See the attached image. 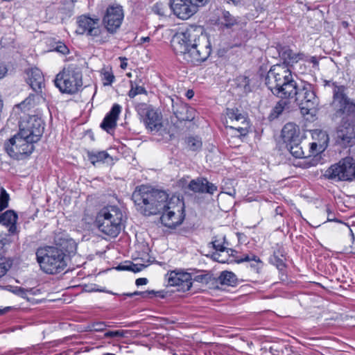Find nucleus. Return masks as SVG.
<instances>
[{"instance_id": "c9c22d12", "label": "nucleus", "mask_w": 355, "mask_h": 355, "mask_svg": "<svg viewBox=\"0 0 355 355\" xmlns=\"http://www.w3.org/2000/svg\"><path fill=\"white\" fill-rule=\"evenodd\" d=\"M187 147L189 150L196 151L201 148L202 141L198 137H191L187 139Z\"/></svg>"}, {"instance_id": "5701e85b", "label": "nucleus", "mask_w": 355, "mask_h": 355, "mask_svg": "<svg viewBox=\"0 0 355 355\" xmlns=\"http://www.w3.org/2000/svg\"><path fill=\"white\" fill-rule=\"evenodd\" d=\"M17 220L18 215L17 212L12 209H9L1 213V225L8 228L9 236L18 234L19 231L17 227Z\"/></svg>"}, {"instance_id": "6e6d98bb", "label": "nucleus", "mask_w": 355, "mask_h": 355, "mask_svg": "<svg viewBox=\"0 0 355 355\" xmlns=\"http://www.w3.org/2000/svg\"><path fill=\"white\" fill-rule=\"evenodd\" d=\"M193 94H194L192 90L189 89L187 92L186 96L188 98H191L193 96Z\"/></svg>"}, {"instance_id": "de8ad7c7", "label": "nucleus", "mask_w": 355, "mask_h": 355, "mask_svg": "<svg viewBox=\"0 0 355 355\" xmlns=\"http://www.w3.org/2000/svg\"><path fill=\"white\" fill-rule=\"evenodd\" d=\"M106 327V324L104 322H95L92 324V330L95 331H102Z\"/></svg>"}, {"instance_id": "37998d69", "label": "nucleus", "mask_w": 355, "mask_h": 355, "mask_svg": "<svg viewBox=\"0 0 355 355\" xmlns=\"http://www.w3.org/2000/svg\"><path fill=\"white\" fill-rule=\"evenodd\" d=\"M239 85L241 87H243V90L245 92H250L251 89L250 87V79L248 77L243 76L240 78Z\"/></svg>"}, {"instance_id": "09e8293b", "label": "nucleus", "mask_w": 355, "mask_h": 355, "mask_svg": "<svg viewBox=\"0 0 355 355\" xmlns=\"http://www.w3.org/2000/svg\"><path fill=\"white\" fill-rule=\"evenodd\" d=\"M317 148H318V144L316 142H313L311 144V146H310V151H311L313 153H318V152L320 151V149L322 148V147H320L319 150H318Z\"/></svg>"}, {"instance_id": "7c9ffc66", "label": "nucleus", "mask_w": 355, "mask_h": 355, "mask_svg": "<svg viewBox=\"0 0 355 355\" xmlns=\"http://www.w3.org/2000/svg\"><path fill=\"white\" fill-rule=\"evenodd\" d=\"M88 159L92 164H95L96 162H105L107 159L112 160V157L105 151H99L96 153H89Z\"/></svg>"}, {"instance_id": "f257e3e1", "label": "nucleus", "mask_w": 355, "mask_h": 355, "mask_svg": "<svg viewBox=\"0 0 355 355\" xmlns=\"http://www.w3.org/2000/svg\"><path fill=\"white\" fill-rule=\"evenodd\" d=\"M171 46L178 55L193 65L207 60L211 53V43L201 26L191 25L177 33L172 38Z\"/></svg>"}, {"instance_id": "bf43d9fd", "label": "nucleus", "mask_w": 355, "mask_h": 355, "mask_svg": "<svg viewBox=\"0 0 355 355\" xmlns=\"http://www.w3.org/2000/svg\"><path fill=\"white\" fill-rule=\"evenodd\" d=\"M214 259H215L216 260H218V261H220V262H223V261H220V260L218 259H219V257H220V255H219V254H214Z\"/></svg>"}, {"instance_id": "dca6fc26", "label": "nucleus", "mask_w": 355, "mask_h": 355, "mask_svg": "<svg viewBox=\"0 0 355 355\" xmlns=\"http://www.w3.org/2000/svg\"><path fill=\"white\" fill-rule=\"evenodd\" d=\"M167 276L168 284L171 286L177 287L178 291H188L192 286V277L188 272L171 271Z\"/></svg>"}, {"instance_id": "58836bf2", "label": "nucleus", "mask_w": 355, "mask_h": 355, "mask_svg": "<svg viewBox=\"0 0 355 355\" xmlns=\"http://www.w3.org/2000/svg\"><path fill=\"white\" fill-rule=\"evenodd\" d=\"M12 266V260L1 257V276L6 273Z\"/></svg>"}, {"instance_id": "680f3d73", "label": "nucleus", "mask_w": 355, "mask_h": 355, "mask_svg": "<svg viewBox=\"0 0 355 355\" xmlns=\"http://www.w3.org/2000/svg\"><path fill=\"white\" fill-rule=\"evenodd\" d=\"M70 244L73 245V247L76 249V244H75V243L73 241H71Z\"/></svg>"}, {"instance_id": "f8f14e48", "label": "nucleus", "mask_w": 355, "mask_h": 355, "mask_svg": "<svg viewBox=\"0 0 355 355\" xmlns=\"http://www.w3.org/2000/svg\"><path fill=\"white\" fill-rule=\"evenodd\" d=\"M295 101L303 114H313L319 105V98L311 84L300 86Z\"/></svg>"}, {"instance_id": "2f4dec72", "label": "nucleus", "mask_w": 355, "mask_h": 355, "mask_svg": "<svg viewBox=\"0 0 355 355\" xmlns=\"http://www.w3.org/2000/svg\"><path fill=\"white\" fill-rule=\"evenodd\" d=\"M1 289L6 290L15 293L17 295H19L23 298H26L28 300L29 299L27 297L28 293H32L33 289H25L24 288L17 287V286H12L10 285L8 286H1Z\"/></svg>"}, {"instance_id": "9b49d317", "label": "nucleus", "mask_w": 355, "mask_h": 355, "mask_svg": "<svg viewBox=\"0 0 355 355\" xmlns=\"http://www.w3.org/2000/svg\"><path fill=\"white\" fill-rule=\"evenodd\" d=\"M135 109L148 130L157 132L162 129L163 127L162 113L153 105L141 103L136 105Z\"/></svg>"}, {"instance_id": "4c0bfd02", "label": "nucleus", "mask_w": 355, "mask_h": 355, "mask_svg": "<svg viewBox=\"0 0 355 355\" xmlns=\"http://www.w3.org/2000/svg\"><path fill=\"white\" fill-rule=\"evenodd\" d=\"M153 12L162 17L166 16V11L168 10V8L166 5L163 4L162 3H156L153 7Z\"/></svg>"}, {"instance_id": "f03ea898", "label": "nucleus", "mask_w": 355, "mask_h": 355, "mask_svg": "<svg viewBox=\"0 0 355 355\" xmlns=\"http://www.w3.org/2000/svg\"><path fill=\"white\" fill-rule=\"evenodd\" d=\"M333 85L331 119L337 123L336 137L338 142L347 144L355 138V102L347 96L345 86Z\"/></svg>"}, {"instance_id": "a18cd8bd", "label": "nucleus", "mask_w": 355, "mask_h": 355, "mask_svg": "<svg viewBox=\"0 0 355 355\" xmlns=\"http://www.w3.org/2000/svg\"><path fill=\"white\" fill-rule=\"evenodd\" d=\"M54 49L55 51L60 53L62 55H66L69 53L67 46L62 42L58 43Z\"/></svg>"}, {"instance_id": "393cba45", "label": "nucleus", "mask_w": 355, "mask_h": 355, "mask_svg": "<svg viewBox=\"0 0 355 355\" xmlns=\"http://www.w3.org/2000/svg\"><path fill=\"white\" fill-rule=\"evenodd\" d=\"M214 250L220 252L231 251L232 252H235L231 248H228L229 243L226 240L225 235L223 234H217L212 238V241L210 243Z\"/></svg>"}, {"instance_id": "c756f323", "label": "nucleus", "mask_w": 355, "mask_h": 355, "mask_svg": "<svg viewBox=\"0 0 355 355\" xmlns=\"http://www.w3.org/2000/svg\"><path fill=\"white\" fill-rule=\"evenodd\" d=\"M288 105V103L286 101L283 100L282 98V100L279 101L276 105L271 110L268 116V119L270 120H274L279 117V116L282 114V113L283 112L285 107H287Z\"/></svg>"}, {"instance_id": "864d4df0", "label": "nucleus", "mask_w": 355, "mask_h": 355, "mask_svg": "<svg viewBox=\"0 0 355 355\" xmlns=\"http://www.w3.org/2000/svg\"><path fill=\"white\" fill-rule=\"evenodd\" d=\"M308 61L313 64V67L318 66V61L315 56L311 57Z\"/></svg>"}, {"instance_id": "412c9836", "label": "nucleus", "mask_w": 355, "mask_h": 355, "mask_svg": "<svg viewBox=\"0 0 355 355\" xmlns=\"http://www.w3.org/2000/svg\"><path fill=\"white\" fill-rule=\"evenodd\" d=\"M26 82L35 93H42V88L44 86V78L39 69H31L27 72Z\"/></svg>"}, {"instance_id": "4468645a", "label": "nucleus", "mask_w": 355, "mask_h": 355, "mask_svg": "<svg viewBox=\"0 0 355 355\" xmlns=\"http://www.w3.org/2000/svg\"><path fill=\"white\" fill-rule=\"evenodd\" d=\"M226 128L236 130L240 136H245L248 132L249 122L245 116L239 112L238 109L226 110Z\"/></svg>"}, {"instance_id": "b1692460", "label": "nucleus", "mask_w": 355, "mask_h": 355, "mask_svg": "<svg viewBox=\"0 0 355 355\" xmlns=\"http://www.w3.org/2000/svg\"><path fill=\"white\" fill-rule=\"evenodd\" d=\"M282 136L284 141L287 144L291 141H300V129L298 126L293 123H286L282 130Z\"/></svg>"}, {"instance_id": "e2e57ef3", "label": "nucleus", "mask_w": 355, "mask_h": 355, "mask_svg": "<svg viewBox=\"0 0 355 355\" xmlns=\"http://www.w3.org/2000/svg\"><path fill=\"white\" fill-rule=\"evenodd\" d=\"M105 355H115L114 354H106Z\"/></svg>"}, {"instance_id": "0eeeda50", "label": "nucleus", "mask_w": 355, "mask_h": 355, "mask_svg": "<svg viewBox=\"0 0 355 355\" xmlns=\"http://www.w3.org/2000/svg\"><path fill=\"white\" fill-rule=\"evenodd\" d=\"M124 215L117 206H106L97 214L95 224L99 231L111 237H116L123 228Z\"/></svg>"}, {"instance_id": "c03bdc74", "label": "nucleus", "mask_w": 355, "mask_h": 355, "mask_svg": "<svg viewBox=\"0 0 355 355\" xmlns=\"http://www.w3.org/2000/svg\"><path fill=\"white\" fill-rule=\"evenodd\" d=\"M125 332L123 331H109L105 334L106 338L124 337Z\"/></svg>"}, {"instance_id": "3c124183", "label": "nucleus", "mask_w": 355, "mask_h": 355, "mask_svg": "<svg viewBox=\"0 0 355 355\" xmlns=\"http://www.w3.org/2000/svg\"><path fill=\"white\" fill-rule=\"evenodd\" d=\"M117 270H130V262L126 265H119L116 267Z\"/></svg>"}, {"instance_id": "ea45409f", "label": "nucleus", "mask_w": 355, "mask_h": 355, "mask_svg": "<svg viewBox=\"0 0 355 355\" xmlns=\"http://www.w3.org/2000/svg\"><path fill=\"white\" fill-rule=\"evenodd\" d=\"M212 279L211 275L209 273H205L198 275L194 277V280L202 284H207Z\"/></svg>"}, {"instance_id": "473e14b6", "label": "nucleus", "mask_w": 355, "mask_h": 355, "mask_svg": "<svg viewBox=\"0 0 355 355\" xmlns=\"http://www.w3.org/2000/svg\"><path fill=\"white\" fill-rule=\"evenodd\" d=\"M126 296L128 297H132L135 295H141L143 298H147V297H153L154 296H157L161 298L165 297V295L164 293V291H155L153 290L152 291H146L143 292H138L135 291L134 293H129L125 294Z\"/></svg>"}, {"instance_id": "6e6552de", "label": "nucleus", "mask_w": 355, "mask_h": 355, "mask_svg": "<svg viewBox=\"0 0 355 355\" xmlns=\"http://www.w3.org/2000/svg\"><path fill=\"white\" fill-rule=\"evenodd\" d=\"M82 77V72L78 68L69 65L57 74L55 85L62 93L74 94L83 86Z\"/></svg>"}, {"instance_id": "20e7f679", "label": "nucleus", "mask_w": 355, "mask_h": 355, "mask_svg": "<svg viewBox=\"0 0 355 355\" xmlns=\"http://www.w3.org/2000/svg\"><path fill=\"white\" fill-rule=\"evenodd\" d=\"M265 84L274 95L282 99L295 98L300 88L291 70L284 65H273L266 75Z\"/></svg>"}, {"instance_id": "423d86ee", "label": "nucleus", "mask_w": 355, "mask_h": 355, "mask_svg": "<svg viewBox=\"0 0 355 355\" xmlns=\"http://www.w3.org/2000/svg\"><path fill=\"white\" fill-rule=\"evenodd\" d=\"M36 259L43 272L55 275L66 268L68 257L61 246L47 245L37 250Z\"/></svg>"}, {"instance_id": "c85d7f7f", "label": "nucleus", "mask_w": 355, "mask_h": 355, "mask_svg": "<svg viewBox=\"0 0 355 355\" xmlns=\"http://www.w3.org/2000/svg\"><path fill=\"white\" fill-rule=\"evenodd\" d=\"M286 146L291 154L295 158L300 159L306 157V156L304 155L302 146H301V141L287 143Z\"/></svg>"}, {"instance_id": "ddd939ff", "label": "nucleus", "mask_w": 355, "mask_h": 355, "mask_svg": "<svg viewBox=\"0 0 355 355\" xmlns=\"http://www.w3.org/2000/svg\"><path fill=\"white\" fill-rule=\"evenodd\" d=\"M124 17L121 6H109L103 17L102 22L105 28L110 34H114L120 28Z\"/></svg>"}, {"instance_id": "72a5a7b5", "label": "nucleus", "mask_w": 355, "mask_h": 355, "mask_svg": "<svg viewBox=\"0 0 355 355\" xmlns=\"http://www.w3.org/2000/svg\"><path fill=\"white\" fill-rule=\"evenodd\" d=\"M146 93L147 92L143 86L140 85L136 81H130V90L128 92V96L130 98H133L138 94H146Z\"/></svg>"}, {"instance_id": "cd10ccee", "label": "nucleus", "mask_w": 355, "mask_h": 355, "mask_svg": "<svg viewBox=\"0 0 355 355\" xmlns=\"http://www.w3.org/2000/svg\"><path fill=\"white\" fill-rule=\"evenodd\" d=\"M237 278L234 273L230 271H223L217 279L221 285L233 286L236 284Z\"/></svg>"}, {"instance_id": "a878e982", "label": "nucleus", "mask_w": 355, "mask_h": 355, "mask_svg": "<svg viewBox=\"0 0 355 355\" xmlns=\"http://www.w3.org/2000/svg\"><path fill=\"white\" fill-rule=\"evenodd\" d=\"M284 260V251L281 247L275 250L273 254L269 259L270 263L275 266L279 270H282L286 268Z\"/></svg>"}, {"instance_id": "a19ab883", "label": "nucleus", "mask_w": 355, "mask_h": 355, "mask_svg": "<svg viewBox=\"0 0 355 355\" xmlns=\"http://www.w3.org/2000/svg\"><path fill=\"white\" fill-rule=\"evenodd\" d=\"M10 196L6 191L1 187V211L8 207Z\"/></svg>"}, {"instance_id": "f704fd0d", "label": "nucleus", "mask_w": 355, "mask_h": 355, "mask_svg": "<svg viewBox=\"0 0 355 355\" xmlns=\"http://www.w3.org/2000/svg\"><path fill=\"white\" fill-rule=\"evenodd\" d=\"M222 18L224 20V26L227 28H231L238 23V19L232 15L229 11L225 10L223 12Z\"/></svg>"}, {"instance_id": "603ef678", "label": "nucleus", "mask_w": 355, "mask_h": 355, "mask_svg": "<svg viewBox=\"0 0 355 355\" xmlns=\"http://www.w3.org/2000/svg\"><path fill=\"white\" fill-rule=\"evenodd\" d=\"M119 59L121 60V64H120L121 68L123 69H125L127 67V65H128L127 58L121 57V58H119Z\"/></svg>"}, {"instance_id": "9d476101", "label": "nucleus", "mask_w": 355, "mask_h": 355, "mask_svg": "<svg viewBox=\"0 0 355 355\" xmlns=\"http://www.w3.org/2000/svg\"><path fill=\"white\" fill-rule=\"evenodd\" d=\"M324 179L333 181H352L355 179V159L347 157L332 164L323 173Z\"/></svg>"}, {"instance_id": "4be33fe9", "label": "nucleus", "mask_w": 355, "mask_h": 355, "mask_svg": "<svg viewBox=\"0 0 355 355\" xmlns=\"http://www.w3.org/2000/svg\"><path fill=\"white\" fill-rule=\"evenodd\" d=\"M189 189L196 193L209 194H214L217 191V187L205 178L192 180L189 184Z\"/></svg>"}, {"instance_id": "052dcab7", "label": "nucleus", "mask_w": 355, "mask_h": 355, "mask_svg": "<svg viewBox=\"0 0 355 355\" xmlns=\"http://www.w3.org/2000/svg\"><path fill=\"white\" fill-rule=\"evenodd\" d=\"M330 215H331V214H330V213H329V214H328V218H327V220H328L329 221H333V220H334V218H330Z\"/></svg>"}, {"instance_id": "79ce46f5", "label": "nucleus", "mask_w": 355, "mask_h": 355, "mask_svg": "<svg viewBox=\"0 0 355 355\" xmlns=\"http://www.w3.org/2000/svg\"><path fill=\"white\" fill-rule=\"evenodd\" d=\"M254 261L257 263H261L260 259L257 256H256L253 254H246L243 257L236 260V262L238 263H242L244 261Z\"/></svg>"}, {"instance_id": "4d7b16f0", "label": "nucleus", "mask_w": 355, "mask_h": 355, "mask_svg": "<svg viewBox=\"0 0 355 355\" xmlns=\"http://www.w3.org/2000/svg\"><path fill=\"white\" fill-rule=\"evenodd\" d=\"M141 40V44L142 43H144V42H149L150 41V37H143L140 39Z\"/></svg>"}, {"instance_id": "49530a36", "label": "nucleus", "mask_w": 355, "mask_h": 355, "mask_svg": "<svg viewBox=\"0 0 355 355\" xmlns=\"http://www.w3.org/2000/svg\"><path fill=\"white\" fill-rule=\"evenodd\" d=\"M146 266L141 263H134L130 262V271L134 272H138L141 271Z\"/></svg>"}, {"instance_id": "5fc2aeb1", "label": "nucleus", "mask_w": 355, "mask_h": 355, "mask_svg": "<svg viewBox=\"0 0 355 355\" xmlns=\"http://www.w3.org/2000/svg\"><path fill=\"white\" fill-rule=\"evenodd\" d=\"M11 239L10 238H4L3 239H1V248H3L5 245L8 244V243H10L11 242Z\"/></svg>"}, {"instance_id": "2eb2a0df", "label": "nucleus", "mask_w": 355, "mask_h": 355, "mask_svg": "<svg viewBox=\"0 0 355 355\" xmlns=\"http://www.w3.org/2000/svg\"><path fill=\"white\" fill-rule=\"evenodd\" d=\"M98 18H92L87 15H81L78 19V28L76 33L92 37H97L101 33Z\"/></svg>"}, {"instance_id": "bb28decb", "label": "nucleus", "mask_w": 355, "mask_h": 355, "mask_svg": "<svg viewBox=\"0 0 355 355\" xmlns=\"http://www.w3.org/2000/svg\"><path fill=\"white\" fill-rule=\"evenodd\" d=\"M42 93L30 94L29 96L17 106L21 109L29 110L36 104L39 103L40 101L44 100Z\"/></svg>"}, {"instance_id": "13d9d810", "label": "nucleus", "mask_w": 355, "mask_h": 355, "mask_svg": "<svg viewBox=\"0 0 355 355\" xmlns=\"http://www.w3.org/2000/svg\"><path fill=\"white\" fill-rule=\"evenodd\" d=\"M11 309H12L11 306H7V307H5L4 309H1V315L7 313Z\"/></svg>"}, {"instance_id": "aec40b11", "label": "nucleus", "mask_w": 355, "mask_h": 355, "mask_svg": "<svg viewBox=\"0 0 355 355\" xmlns=\"http://www.w3.org/2000/svg\"><path fill=\"white\" fill-rule=\"evenodd\" d=\"M278 51L279 57L284 61L281 65H284L286 68L304 60L305 57L303 53H294L288 46H280Z\"/></svg>"}, {"instance_id": "e433bc0d", "label": "nucleus", "mask_w": 355, "mask_h": 355, "mask_svg": "<svg viewBox=\"0 0 355 355\" xmlns=\"http://www.w3.org/2000/svg\"><path fill=\"white\" fill-rule=\"evenodd\" d=\"M101 74L103 76V85H110L114 82L115 77L111 69H102Z\"/></svg>"}, {"instance_id": "7ed1b4c3", "label": "nucleus", "mask_w": 355, "mask_h": 355, "mask_svg": "<svg viewBox=\"0 0 355 355\" xmlns=\"http://www.w3.org/2000/svg\"><path fill=\"white\" fill-rule=\"evenodd\" d=\"M44 132V123L41 118L33 115L19 125V132L4 144L5 151L15 159H23L34 150Z\"/></svg>"}, {"instance_id": "8fccbe9b", "label": "nucleus", "mask_w": 355, "mask_h": 355, "mask_svg": "<svg viewBox=\"0 0 355 355\" xmlns=\"http://www.w3.org/2000/svg\"><path fill=\"white\" fill-rule=\"evenodd\" d=\"M147 283L148 279L146 278H138L135 282L137 286L146 285Z\"/></svg>"}, {"instance_id": "39448f33", "label": "nucleus", "mask_w": 355, "mask_h": 355, "mask_svg": "<svg viewBox=\"0 0 355 355\" xmlns=\"http://www.w3.org/2000/svg\"><path fill=\"white\" fill-rule=\"evenodd\" d=\"M168 196L164 191L141 185L133 191L132 200L138 211L145 216H150L161 214L169 200Z\"/></svg>"}, {"instance_id": "1a4fd4ad", "label": "nucleus", "mask_w": 355, "mask_h": 355, "mask_svg": "<svg viewBox=\"0 0 355 355\" xmlns=\"http://www.w3.org/2000/svg\"><path fill=\"white\" fill-rule=\"evenodd\" d=\"M165 205L161 211L162 223L169 228H175L182 224L185 217L183 200L172 196Z\"/></svg>"}, {"instance_id": "f3484780", "label": "nucleus", "mask_w": 355, "mask_h": 355, "mask_svg": "<svg viewBox=\"0 0 355 355\" xmlns=\"http://www.w3.org/2000/svg\"><path fill=\"white\" fill-rule=\"evenodd\" d=\"M169 5L174 15L181 19H187L198 11L195 6L186 0H170Z\"/></svg>"}, {"instance_id": "a211bd4d", "label": "nucleus", "mask_w": 355, "mask_h": 355, "mask_svg": "<svg viewBox=\"0 0 355 355\" xmlns=\"http://www.w3.org/2000/svg\"><path fill=\"white\" fill-rule=\"evenodd\" d=\"M121 111V107L119 104H114L101 123V128L107 133L112 134L116 127V121Z\"/></svg>"}, {"instance_id": "6ab92c4d", "label": "nucleus", "mask_w": 355, "mask_h": 355, "mask_svg": "<svg viewBox=\"0 0 355 355\" xmlns=\"http://www.w3.org/2000/svg\"><path fill=\"white\" fill-rule=\"evenodd\" d=\"M172 109L176 118L180 121H191L195 119L196 111L181 102L173 103Z\"/></svg>"}]
</instances>
